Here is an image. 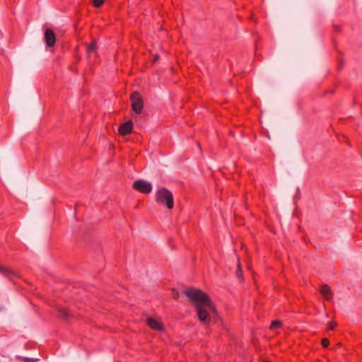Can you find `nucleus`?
Segmentation results:
<instances>
[{"label":"nucleus","mask_w":362,"mask_h":362,"mask_svg":"<svg viewBox=\"0 0 362 362\" xmlns=\"http://www.w3.org/2000/svg\"><path fill=\"white\" fill-rule=\"evenodd\" d=\"M184 294L191 305L195 308L199 321L206 325L209 324L211 315L216 313V307L209 296L202 291L194 288L185 290Z\"/></svg>","instance_id":"f257e3e1"},{"label":"nucleus","mask_w":362,"mask_h":362,"mask_svg":"<svg viewBox=\"0 0 362 362\" xmlns=\"http://www.w3.org/2000/svg\"><path fill=\"white\" fill-rule=\"evenodd\" d=\"M155 200L158 204L165 206L168 209H172L174 207L173 195L169 189L165 187H160L156 190Z\"/></svg>","instance_id":"f03ea898"},{"label":"nucleus","mask_w":362,"mask_h":362,"mask_svg":"<svg viewBox=\"0 0 362 362\" xmlns=\"http://www.w3.org/2000/svg\"><path fill=\"white\" fill-rule=\"evenodd\" d=\"M132 107L136 114H141L144 107L143 99L138 92H134L131 95Z\"/></svg>","instance_id":"7ed1b4c3"},{"label":"nucleus","mask_w":362,"mask_h":362,"mask_svg":"<svg viewBox=\"0 0 362 362\" xmlns=\"http://www.w3.org/2000/svg\"><path fill=\"white\" fill-rule=\"evenodd\" d=\"M133 188L143 194H150L153 189L151 183L144 180L135 181L133 184Z\"/></svg>","instance_id":"20e7f679"},{"label":"nucleus","mask_w":362,"mask_h":362,"mask_svg":"<svg viewBox=\"0 0 362 362\" xmlns=\"http://www.w3.org/2000/svg\"><path fill=\"white\" fill-rule=\"evenodd\" d=\"M146 324L148 326L155 331H163L164 329L163 324L162 323L160 320L156 319L153 317H148L146 319Z\"/></svg>","instance_id":"39448f33"},{"label":"nucleus","mask_w":362,"mask_h":362,"mask_svg":"<svg viewBox=\"0 0 362 362\" xmlns=\"http://www.w3.org/2000/svg\"><path fill=\"white\" fill-rule=\"evenodd\" d=\"M45 40L48 47H53L56 42V36L53 30L47 28L45 31Z\"/></svg>","instance_id":"423d86ee"},{"label":"nucleus","mask_w":362,"mask_h":362,"mask_svg":"<svg viewBox=\"0 0 362 362\" xmlns=\"http://www.w3.org/2000/svg\"><path fill=\"white\" fill-rule=\"evenodd\" d=\"M132 128H133L132 122L128 121L119 127V132L121 135H127L132 132Z\"/></svg>","instance_id":"0eeeda50"},{"label":"nucleus","mask_w":362,"mask_h":362,"mask_svg":"<svg viewBox=\"0 0 362 362\" xmlns=\"http://www.w3.org/2000/svg\"><path fill=\"white\" fill-rule=\"evenodd\" d=\"M320 293L326 300H329L332 299V294L328 286H322L320 290Z\"/></svg>","instance_id":"6e6552de"},{"label":"nucleus","mask_w":362,"mask_h":362,"mask_svg":"<svg viewBox=\"0 0 362 362\" xmlns=\"http://www.w3.org/2000/svg\"><path fill=\"white\" fill-rule=\"evenodd\" d=\"M0 274L6 276H16L17 274L16 272L13 271L12 269L0 265Z\"/></svg>","instance_id":"1a4fd4ad"},{"label":"nucleus","mask_w":362,"mask_h":362,"mask_svg":"<svg viewBox=\"0 0 362 362\" xmlns=\"http://www.w3.org/2000/svg\"><path fill=\"white\" fill-rule=\"evenodd\" d=\"M86 47V52L88 55V57L90 56V54L96 51L97 45L95 41L91 42L89 44H85Z\"/></svg>","instance_id":"9d476101"},{"label":"nucleus","mask_w":362,"mask_h":362,"mask_svg":"<svg viewBox=\"0 0 362 362\" xmlns=\"http://www.w3.org/2000/svg\"><path fill=\"white\" fill-rule=\"evenodd\" d=\"M59 313L60 315L64 319H68L69 317V311L66 308H60L59 309Z\"/></svg>","instance_id":"9b49d317"},{"label":"nucleus","mask_w":362,"mask_h":362,"mask_svg":"<svg viewBox=\"0 0 362 362\" xmlns=\"http://www.w3.org/2000/svg\"><path fill=\"white\" fill-rule=\"evenodd\" d=\"M282 325V322L280 320H274L272 322L270 325V329L274 330L277 328L281 327Z\"/></svg>","instance_id":"f8f14e48"},{"label":"nucleus","mask_w":362,"mask_h":362,"mask_svg":"<svg viewBox=\"0 0 362 362\" xmlns=\"http://www.w3.org/2000/svg\"><path fill=\"white\" fill-rule=\"evenodd\" d=\"M104 3V0H93V4L95 7H100Z\"/></svg>","instance_id":"ddd939ff"},{"label":"nucleus","mask_w":362,"mask_h":362,"mask_svg":"<svg viewBox=\"0 0 362 362\" xmlns=\"http://www.w3.org/2000/svg\"><path fill=\"white\" fill-rule=\"evenodd\" d=\"M322 345L325 348L327 347L329 345V340L327 339H323L322 340Z\"/></svg>","instance_id":"4468645a"},{"label":"nucleus","mask_w":362,"mask_h":362,"mask_svg":"<svg viewBox=\"0 0 362 362\" xmlns=\"http://www.w3.org/2000/svg\"><path fill=\"white\" fill-rule=\"evenodd\" d=\"M336 323L334 322H331L328 325V329H332L335 327Z\"/></svg>","instance_id":"2eb2a0df"},{"label":"nucleus","mask_w":362,"mask_h":362,"mask_svg":"<svg viewBox=\"0 0 362 362\" xmlns=\"http://www.w3.org/2000/svg\"><path fill=\"white\" fill-rule=\"evenodd\" d=\"M237 275L238 277H240L242 276V271L240 268V264H238V270L237 272Z\"/></svg>","instance_id":"dca6fc26"},{"label":"nucleus","mask_w":362,"mask_h":362,"mask_svg":"<svg viewBox=\"0 0 362 362\" xmlns=\"http://www.w3.org/2000/svg\"><path fill=\"white\" fill-rule=\"evenodd\" d=\"M173 296L175 299H177L178 298V293L175 291H173Z\"/></svg>","instance_id":"f3484780"},{"label":"nucleus","mask_w":362,"mask_h":362,"mask_svg":"<svg viewBox=\"0 0 362 362\" xmlns=\"http://www.w3.org/2000/svg\"><path fill=\"white\" fill-rule=\"evenodd\" d=\"M157 59H158V57H157V56H156V57H155V61H156Z\"/></svg>","instance_id":"a211bd4d"}]
</instances>
